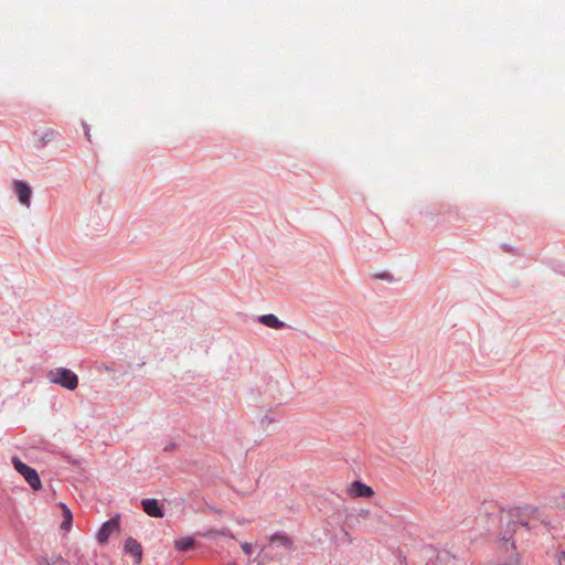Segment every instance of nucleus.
<instances>
[{
	"instance_id": "obj_19",
	"label": "nucleus",
	"mask_w": 565,
	"mask_h": 565,
	"mask_svg": "<svg viewBox=\"0 0 565 565\" xmlns=\"http://www.w3.org/2000/svg\"><path fill=\"white\" fill-rule=\"evenodd\" d=\"M227 565H237L235 562L227 563Z\"/></svg>"
},
{
	"instance_id": "obj_17",
	"label": "nucleus",
	"mask_w": 565,
	"mask_h": 565,
	"mask_svg": "<svg viewBox=\"0 0 565 565\" xmlns=\"http://www.w3.org/2000/svg\"><path fill=\"white\" fill-rule=\"evenodd\" d=\"M382 278L387 279V280H392V276L390 274H384L382 276Z\"/></svg>"
},
{
	"instance_id": "obj_15",
	"label": "nucleus",
	"mask_w": 565,
	"mask_h": 565,
	"mask_svg": "<svg viewBox=\"0 0 565 565\" xmlns=\"http://www.w3.org/2000/svg\"><path fill=\"white\" fill-rule=\"evenodd\" d=\"M241 547L245 554L249 555L252 553V544L244 542L241 544Z\"/></svg>"
},
{
	"instance_id": "obj_13",
	"label": "nucleus",
	"mask_w": 565,
	"mask_h": 565,
	"mask_svg": "<svg viewBox=\"0 0 565 565\" xmlns=\"http://www.w3.org/2000/svg\"><path fill=\"white\" fill-rule=\"evenodd\" d=\"M72 524V513L68 509L64 511V520L62 522L61 527L65 531H68Z\"/></svg>"
},
{
	"instance_id": "obj_8",
	"label": "nucleus",
	"mask_w": 565,
	"mask_h": 565,
	"mask_svg": "<svg viewBox=\"0 0 565 565\" xmlns=\"http://www.w3.org/2000/svg\"><path fill=\"white\" fill-rule=\"evenodd\" d=\"M124 548L127 554H130L135 558L136 564H139L141 562L142 547H141V544L137 540H135L132 537H128L125 541Z\"/></svg>"
},
{
	"instance_id": "obj_12",
	"label": "nucleus",
	"mask_w": 565,
	"mask_h": 565,
	"mask_svg": "<svg viewBox=\"0 0 565 565\" xmlns=\"http://www.w3.org/2000/svg\"><path fill=\"white\" fill-rule=\"evenodd\" d=\"M194 543L195 542H194L193 537L184 536V537H180L174 541V547L178 551L184 552V551L192 548L194 546Z\"/></svg>"
},
{
	"instance_id": "obj_18",
	"label": "nucleus",
	"mask_w": 565,
	"mask_h": 565,
	"mask_svg": "<svg viewBox=\"0 0 565 565\" xmlns=\"http://www.w3.org/2000/svg\"><path fill=\"white\" fill-rule=\"evenodd\" d=\"M85 135H86L88 138H89V136H90L88 130H86V131H85Z\"/></svg>"
},
{
	"instance_id": "obj_14",
	"label": "nucleus",
	"mask_w": 565,
	"mask_h": 565,
	"mask_svg": "<svg viewBox=\"0 0 565 565\" xmlns=\"http://www.w3.org/2000/svg\"><path fill=\"white\" fill-rule=\"evenodd\" d=\"M206 536H212V535H222V536H226V537H231V539H234L232 532L228 530V529H222V530H213V531H210L207 534H205Z\"/></svg>"
},
{
	"instance_id": "obj_9",
	"label": "nucleus",
	"mask_w": 565,
	"mask_h": 565,
	"mask_svg": "<svg viewBox=\"0 0 565 565\" xmlns=\"http://www.w3.org/2000/svg\"><path fill=\"white\" fill-rule=\"evenodd\" d=\"M142 508L149 516L162 518L163 512L159 507L157 499H145L142 501Z\"/></svg>"
},
{
	"instance_id": "obj_7",
	"label": "nucleus",
	"mask_w": 565,
	"mask_h": 565,
	"mask_svg": "<svg viewBox=\"0 0 565 565\" xmlns=\"http://www.w3.org/2000/svg\"><path fill=\"white\" fill-rule=\"evenodd\" d=\"M348 492L353 498H371L374 494L373 489L361 481L352 482Z\"/></svg>"
},
{
	"instance_id": "obj_3",
	"label": "nucleus",
	"mask_w": 565,
	"mask_h": 565,
	"mask_svg": "<svg viewBox=\"0 0 565 565\" xmlns=\"http://www.w3.org/2000/svg\"><path fill=\"white\" fill-rule=\"evenodd\" d=\"M11 190L21 206L25 209L31 207L33 190L28 181L22 179L12 180Z\"/></svg>"
},
{
	"instance_id": "obj_4",
	"label": "nucleus",
	"mask_w": 565,
	"mask_h": 565,
	"mask_svg": "<svg viewBox=\"0 0 565 565\" xmlns=\"http://www.w3.org/2000/svg\"><path fill=\"white\" fill-rule=\"evenodd\" d=\"M12 463L14 469L25 479L32 489L40 490L42 488L39 473L35 469L24 463L18 457L12 458Z\"/></svg>"
},
{
	"instance_id": "obj_16",
	"label": "nucleus",
	"mask_w": 565,
	"mask_h": 565,
	"mask_svg": "<svg viewBox=\"0 0 565 565\" xmlns=\"http://www.w3.org/2000/svg\"><path fill=\"white\" fill-rule=\"evenodd\" d=\"M565 559V551H562L557 554L558 565H562V561Z\"/></svg>"
},
{
	"instance_id": "obj_5",
	"label": "nucleus",
	"mask_w": 565,
	"mask_h": 565,
	"mask_svg": "<svg viewBox=\"0 0 565 565\" xmlns=\"http://www.w3.org/2000/svg\"><path fill=\"white\" fill-rule=\"evenodd\" d=\"M57 131L52 128L36 129L32 134V142L36 149L45 148L50 142L54 141L57 137Z\"/></svg>"
},
{
	"instance_id": "obj_2",
	"label": "nucleus",
	"mask_w": 565,
	"mask_h": 565,
	"mask_svg": "<svg viewBox=\"0 0 565 565\" xmlns=\"http://www.w3.org/2000/svg\"><path fill=\"white\" fill-rule=\"evenodd\" d=\"M47 380L68 391H74L78 386V376L75 372L66 367H55L47 372Z\"/></svg>"
},
{
	"instance_id": "obj_11",
	"label": "nucleus",
	"mask_w": 565,
	"mask_h": 565,
	"mask_svg": "<svg viewBox=\"0 0 565 565\" xmlns=\"http://www.w3.org/2000/svg\"><path fill=\"white\" fill-rule=\"evenodd\" d=\"M269 542L271 545H275L277 547H285L288 550L291 548L292 545V542L288 536L279 533L271 535Z\"/></svg>"
},
{
	"instance_id": "obj_10",
	"label": "nucleus",
	"mask_w": 565,
	"mask_h": 565,
	"mask_svg": "<svg viewBox=\"0 0 565 565\" xmlns=\"http://www.w3.org/2000/svg\"><path fill=\"white\" fill-rule=\"evenodd\" d=\"M258 321L260 323H263L264 326L271 328V329H281L286 326L284 321L279 320L273 313L259 316Z\"/></svg>"
},
{
	"instance_id": "obj_6",
	"label": "nucleus",
	"mask_w": 565,
	"mask_h": 565,
	"mask_svg": "<svg viewBox=\"0 0 565 565\" xmlns=\"http://www.w3.org/2000/svg\"><path fill=\"white\" fill-rule=\"evenodd\" d=\"M119 516L111 518L99 527L96 535L97 541L102 544L106 543L111 534L119 532Z\"/></svg>"
},
{
	"instance_id": "obj_1",
	"label": "nucleus",
	"mask_w": 565,
	"mask_h": 565,
	"mask_svg": "<svg viewBox=\"0 0 565 565\" xmlns=\"http://www.w3.org/2000/svg\"><path fill=\"white\" fill-rule=\"evenodd\" d=\"M540 524H546V516L536 508L525 509V513L521 518L510 522L501 537L500 544V548L504 550L507 557L499 565H521L514 541L512 540V533L521 527L527 531L533 530Z\"/></svg>"
}]
</instances>
